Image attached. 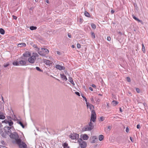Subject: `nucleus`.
<instances>
[{
    "mask_svg": "<svg viewBox=\"0 0 148 148\" xmlns=\"http://www.w3.org/2000/svg\"><path fill=\"white\" fill-rule=\"evenodd\" d=\"M91 36L92 38H95V35L94 33L93 32H91Z\"/></svg>",
    "mask_w": 148,
    "mask_h": 148,
    "instance_id": "nucleus-36",
    "label": "nucleus"
},
{
    "mask_svg": "<svg viewBox=\"0 0 148 148\" xmlns=\"http://www.w3.org/2000/svg\"><path fill=\"white\" fill-rule=\"evenodd\" d=\"M16 143L18 145L19 148H26V145L23 142H21V140H18Z\"/></svg>",
    "mask_w": 148,
    "mask_h": 148,
    "instance_id": "nucleus-5",
    "label": "nucleus"
},
{
    "mask_svg": "<svg viewBox=\"0 0 148 148\" xmlns=\"http://www.w3.org/2000/svg\"><path fill=\"white\" fill-rule=\"evenodd\" d=\"M49 51L47 49L42 48L40 51L38 52V54L42 56H45L46 54L48 53Z\"/></svg>",
    "mask_w": 148,
    "mask_h": 148,
    "instance_id": "nucleus-3",
    "label": "nucleus"
},
{
    "mask_svg": "<svg viewBox=\"0 0 148 148\" xmlns=\"http://www.w3.org/2000/svg\"><path fill=\"white\" fill-rule=\"evenodd\" d=\"M77 47L78 48H80L81 47L79 43L77 44Z\"/></svg>",
    "mask_w": 148,
    "mask_h": 148,
    "instance_id": "nucleus-41",
    "label": "nucleus"
},
{
    "mask_svg": "<svg viewBox=\"0 0 148 148\" xmlns=\"http://www.w3.org/2000/svg\"><path fill=\"white\" fill-rule=\"evenodd\" d=\"M104 138L103 136L102 135H100L99 137V140L100 141H101Z\"/></svg>",
    "mask_w": 148,
    "mask_h": 148,
    "instance_id": "nucleus-26",
    "label": "nucleus"
},
{
    "mask_svg": "<svg viewBox=\"0 0 148 148\" xmlns=\"http://www.w3.org/2000/svg\"><path fill=\"white\" fill-rule=\"evenodd\" d=\"M112 128V127L110 126H109L108 127V129L110 130Z\"/></svg>",
    "mask_w": 148,
    "mask_h": 148,
    "instance_id": "nucleus-46",
    "label": "nucleus"
},
{
    "mask_svg": "<svg viewBox=\"0 0 148 148\" xmlns=\"http://www.w3.org/2000/svg\"><path fill=\"white\" fill-rule=\"evenodd\" d=\"M92 87L95 88L96 87V86L95 85H94V84H92Z\"/></svg>",
    "mask_w": 148,
    "mask_h": 148,
    "instance_id": "nucleus-54",
    "label": "nucleus"
},
{
    "mask_svg": "<svg viewBox=\"0 0 148 148\" xmlns=\"http://www.w3.org/2000/svg\"><path fill=\"white\" fill-rule=\"evenodd\" d=\"M82 97H83V98L85 100V101L86 102V104L87 105V106H88V104H89V103L87 102V99L83 95H82Z\"/></svg>",
    "mask_w": 148,
    "mask_h": 148,
    "instance_id": "nucleus-23",
    "label": "nucleus"
},
{
    "mask_svg": "<svg viewBox=\"0 0 148 148\" xmlns=\"http://www.w3.org/2000/svg\"><path fill=\"white\" fill-rule=\"evenodd\" d=\"M2 100L3 101V102H4L3 98L2 96Z\"/></svg>",
    "mask_w": 148,
    "mask_h": 148,
    "instance_id": "nucleus-58",
    "label": "nucleus"
},
{
    "mask_svg": "<svg viewBox=\"0 0 148 148\" xmlns=\"http://www.w3.org/2000/svg\"><path fill=\"white\" fill-rule=\"evenodd\" d=\"M100 95V96H102V95L100 94H99V95Z\"/></svg>",
    "mask_w": 148,
    "mask_h": 148,
    "instance_id": "nucleus-64",
    "label": "nucleus"
},
{
    "mask_svg": "<svg viewBox=\"0 0 148 148\" xmlns=\"http://www.w3.org/2000/svg\"><path fill=\"white\" fill-rule=\"evenodd\" d=\"M133 18L135 20L138 21L139 22H140L142 24H143V23L141 20H139V19L136 18L135 16L134 15H132Z\"/></svg>",
    "mask_w": 148,
    "mask_h": 148,
    "instance_id": "nucleus-14",
    "label": "nucleus"
},
{
    "mask_svg": "<svg viewBox=\"0 0 148 148\" xmlns=\"http://www.w3.org/2000/svg\"><path fill=\"white\" fill-rule=\"evenodd\" d=\"M136 91L138 93H139L140 92V90L138 88H136Z\"/></svg>",
    "mask_w": 148,
    "mask_h": 148,
    "instance_id": "nucleus-42",
    "label": "nucleus"
},
{
    "mask_svg": "<svg viewBox=\"0 0 148 148\" xmlns=\"http://www.w3.org/2000/svg\"><path fill=\"white\" fill-rule=\"evenodd\" d=\"M69 80L73 85H75V84L72 78L71 77H69Z\"/></svg>",
    "mask_w": 148,
    "mask_h": 148,
    "instance_id": "nucleus-22",
    "label": "nucleus"
},
{
    "mask_svg": "<svg viewBox=\"0 0 148 148\" xmlns=\"http://www.w3.org/2000/svg\"><path fill=\"white\" fill-rule=\"evenodd\" d=\"M140 127V125L139 124H138L137 125V128L138 129H139Z\"/></svg>",
    "mask_w": 148,
    "mask_h": 148,
    "instance_id": "nucleus-48",
    "label": "nucleus"
},
{
    "mask_svg": "<svg viewBox=\"0 0 148 148\" xmlns=\"http://www.w3.org/2000/svg\"><path fill=\"white\" fill-rule=\"evenodd\" d=\"M90 99L91 101H92V103H95V101H94V99H93V98L92 97H91L90 98Z\"/></svg>",
    "mask_w": 148,
    "mask_h": 148,
    "instance_id": "nucleus-38",
    "label": "nucleus"
},
{
    "mask_svg": "<svg viewBox=\"0 0 148 148\" xmlns=\"http://www.w3.org/2000/svg\"><path fill=\"white\" fill-rule=\"evenodd\" d=\"M35 48H36V47H37V46L36 45H34L33 46Z\"/></svg>",
    "mask_w": 148,
    "mask_h": 148,
    "instance_id": "nucleus-56",
    "label": "nucleus"
},
{
    "mask_svg": "<svg viewBox=\"0 0 148 148\" xmlns=\"http://www.w3.org/2000/svg\"><path fill=\"white\" fill-rule=\"evenodd\" d=\"M100 119L101 121H103L104 120V118L103 117H101L100 118Z\"/></svg>",
    "mask_w": 148,
    "mask_h": 148,
    "instance_id": "nucleus-44",
    "label": "nucleus"
},
{
    "mask_svg": "<svg viewBox=\"0 0 148 148\" xmlns=\"http://www.w3.org/2000/svg\"><path fill=\"white\" fill-rule=\"evenodd\" d=\"M88 138V136L86 134H84L83 135L82 138L84 140H87Z\"/></svg>",
    "mask_w": 148,
    "mask_h": 148,
    "instance_id": "nucleus-19",
    "label": "nucleus"
},
{
    "mask_svg": "<svg viewBox=\"0 0 148 148\" xmlns=\"http://www.w3.org/2000/svg\"><path fill=\"white\" fill-rule=\"evenodd\" d=\"M9 127H5L4 129L5 132L8 135L11 134V131L10 130V129L12 128L13 127L12 126Z\"/></svg>",
    "mask_w": 148,
    "mask_h": 148,
    "instance_id": "nucleus-8",
    "label": "nucleus"
},
{
    "mask_svg": "<svg viewBox=\"0 0 148 148\" xmlns=\"http://www.w3.org/2000/svg\"><path fill=\"white\" fill-rule=\"evenodd\" d=\"M5 30L2 28L0 29V33L1 34L3 35L5 34Z\"/></svg>",
    "mask_w": 148,
    "mask_h": 148,
    "instance_id": "nucleus-25",
    "label": "nucleus"
},
{
    "mask_svg": "<svg viewBox=\"0 0 148 148\" xmlns=\"http://www.w3.org/2000/svg\"><path fill=\"white\" fill-rule=\"evenodd\" d=\"M60 75L61 77L64 80L66 81L67 80V78H66V76L65 75H64V74H60Z\"/></svg>",
    "mask_w": 148,
    "mask_h": 148,
    "instance_id": "nucleus-17",
    "label": "nucleus"
},
{
    "mask_svg": "<svg viewBox=\"0 0 148 148\" xmlns=\"http://www.w3.org/2000/svg\"><path fill=\"white\" fill-rule=\"evenodd\" d=\"M129 128L127 127L126 128V132H129Z\"/></svg>",
    "mask_w": 148,
    "mask_h": 148,
    "instance_id": "nucleus-47",
    "label": "nucleus"
},
{
    "mask_svg": "<svg viewBox=\"0 0 148 148\" xmlns=\"http://www.w3.org/2000/svg\"><path fill=\"white\" fill-rule=\"evenodd\" d=\"M57 53L58 55H60L61 54V53L59 51H57Z\"/></svg>",
    "mask_w": 148,
    "mask_h": 148,
    "instance_id": "nucleus-49",
    "label": "nucleus"
},
{
    "mask_svg": "<svg viewBox=\"0 0 148 148\" xmlns=\"http://www.w3.org/2000/svg\"><path fill=\"white\" fill-rule=\"evenodd\" d=\"M10 138L13 139L15 140L16 143L17 142L18 140H21L20 138H18V136L16 132H14L11 133L10 135Z\"/></svg>",
    "mask_w": 148,
    "mask_h": 148,
    "instance_id": "nucleus-4",
    "label": "nucleus"
},
{
    "mask_svg": "<svg viewBox=\"0 0 148 148\" xmlns=\"http://www.w3.org/2000/svg\"><path fill=\"white\" fill-rule=\"evenodd\" d=\"M119 103V102L116 101H113L112 102V104L114 106H115L117 105L118 103Z\"/></svg>",
    "mask_w": 148,
    "mask_h": 148,
    "instance_id": "nucleus-20",
    "label": "nucleus"
},
{
    "mask_svg": "<svg viewBox=\"0 0 148 148\" xmlns=\"http://www.w3.org/2000/svg\"><path fill=\"white\" fill-rule=\"evenodd\" d=\"M5 116L3 114H0V119H3L5 118Z\"/></svg>",
    "mask_w": 148,
    "mask_h": 148,
    "instance_id": "nucleus-35",
    "label": "nucleus"
},
{
    "mask_svg": "<svg viewBox=\"0 0 148 148\" xmlns=\"http://www.w3.org/2000/svg\"><path fill=\"white\" fill-rule=\"evenodd\" d=\"M39 56L36 53H33L28 58L27 61L30 63L34 64L36 61V58Z\"/></svg>",
    "mask_w": 148,
    "mask_h": 148,
    "instance_id": "nucleus-1",
    "label": "nucleus"
},
{
    "mask_svg": "<svg viewBox=\"0 0 148 148\" xmlns=\"http://www.w3.org/2000/svg\"><path fill=\"white\" fill-rule=\"evenodd\" d=\"M89 89L91 91H92L93 90V89L91 87H90L89 88Z\"/></svg>",
    "mask_w": 148,
    "mask_h": 148,
    "instance_id": "nucleus-52",
    "label": "nucleus"
},
{
    "mask_svg": "<svg viewBox=\"0 0 148 148\" xmlns=\"http://www.w3.org/2000/svg\"><path fill=\"white\" fill-rule=\"evenodd\" d=\"M22 59H23V60H20L19 61V65H26L27 61V60L26 59V60H25V59H23V58H22Z\"/></svg>",
    "mask_w": 148,
    "mask_h": 148,
    "instance_id": "nucleus-10",
    "label": "nucleus"
},
{
    "mask_svg": "<svg viewBox=\"0 0 148 148\" xmlns=\"http://www.w3.org/2000/svg\"><path fill=\"white\" fill-rule=\"evenodd\" d=\"M111 12L112 14H113L114 13V10H112L111 11Z\"/></svg>",
    "mask_w": 148,
    "mask_h": 148,
    "instance_id": "nucleus-55",
    "label": "nucleus"
},
{
    "mask_svg": "<svg viewBox=\"0 0 148 148\" xmlns=\"http://www.w3.org/2000/svg\"><path fill=\"white\" fill-rule=\"evenodd\" d=\"M64 147V148H66L67 147H68V144L67 143H64V144L62 145Z\"/></svg>",
    "mask_w": 148,
    "mask_h": 148,
    "instance_id": "nucleus-31",
    "label": "nucleus"
},
{
    "mask_svg": "<svg viewBox=\"0 0 148 148\" xmlns=\"http://www.w3.org/2000/svg\"><path fill=\"white\" fill-rule=\"evenodd\" d=\"M107 39L108 41H110L111 40V38L110 36H108L107 37Z\"/></svg>",
    "mask_w": 148,
    "mask_h": 148,
    "instance_id": "nucleus-43",
    "label": "nucleus"
},
{
    "mask_svg": "<svg viewBox=\"0 0 148 148\" xmlns=\"http://www.w3.org/2000/svg\"><path fill=\"white\" fill-rule=\"evenodd\" d=\"M127 78V81L129 82H131V79H130V77H127L126 78Z\"/></svg>",
    "mask_w": 148,
    "mask_h": 148,
    "instance_id": "nucleus-39",
    "label": "nucleus"
},
{
    "mask_svg": "<svg viewBox=\"0 0 148 148\" xmlns=\"http://www.w3.org/2000/svg\"><path fill=\"white\" fill-rule=\"evenodd\" d=\"M78 142L80 145L81 148H85L86 146V143L85 142L82 140V139L79 138L78 140Z\"/></svg>",
    "mask_w": 148,
    "mask_h": 148,
    "instance_id": "nucleus-7",
    "label": "nucleus"
},
{
    "mask_svg": "<svg viewBox=\"0 0 148 148\" xmlns=\"http://www.w3.org/2000/svg\"><path fill=\"white\" fill-rule=\"evenodd\" d=\"M56 69L60 70H64L65 69L64 67L61 66L59 64H57L56 65Z\"/></svg>",
    "mask_w": 148,
    "mask_h": 148,
    "instance_id": "nucleus-13",
    "label": "nucleus"
},
{
    "mask_svg": "<svg viewBox=\"0 0 148 148\" xmlns=\"http://www.w3.org/2000/svg\"><path fill=\"white\" fill-rule=\"evenodd\" d=\"M12 17L14 19H17V17L14 16L13 15Z\"/></svg>",
    "mask_w": 148,
    "mask_h": 148,
    "instance_id": "nucleus-50",
    "label": "nucleus"
},
{
    "mask_svg": "<svg viewBox=\"0 0 148 148\" xmlns=\"http://www.w3.org/2000/svg\"><path fill=\"white\" fill-rule=\"evenodd\" d=\"M142 51H143V52L144 53H145V47L143 43L142 44Z\"/></svg>",
    "mask_w": 148,
    "mask_h": 148,
    "instance_id": "nucleus-27",
    "label": "nucleus"
},
{
    "mask_svg": "<svg viewBox=\"0 0 148 148\" xmlns=\"http://www.w3.org/2000/svg\"><path fill=\"white\" fill-rule=\"evenodd\" d=\"M130 140L132 142H133V139L131 137H130Z\"/></svg>",
    "mask_w": 148,
    "mask_h": 148,
    "instance_id": "nucleus-53",
    "label": "nucleus"
},
{
    "mask_svg": "<svg viewBox=\"0 0 148 148\" xmlns=\"http://www.w3.org/2000/svg\"><path fill=\"white\" fill-rule=\"evenodd\" d=\"M97 139V138L96 136H94L92 137V138L91 139V142L92 143H94L95 142V140Z\"/></svg>",
    "mask_w": 148,
    "mask_h": 148,
    "instance_id": "nucleus-16",
    "label": "nucleus"
},
{
    "mask_svg": "<svg viewBox=\"0 0 148 148\" xmlns=\"http://www.w3.org/2000/svg\"><path fill=\"white\" fill-rule=\"evenodd\" d=\"M46 2L47 3H49V1L48 0H47L46 1Z\"/></svg>",
    "mask_w": 148,
    "mask_h": 148,
    "instance_id": "nucleus-59",
    "label": "nucleus"
},
{
    "mask_svg": "<svg viewBox=\"0 0 148 148\" xmlns=\"http://www.w3.org/2000/svg\"><path fill=\"white\" fill-rule=\"evenodd\" d=\"M91 27L92 28L94 29H95L96 27L95 25L93 23L91 24Z\"/></svg>",
    "mask_w": 148,
    "mask_h": 148,
    "instance_id": "nucleus-34",
    "label": "nucleus"
},
{
    "mask_svg": "<svg viewBox=\"0 0 148 148\" xmlns=\"http://www.w3.org/2000/svg\"><path fill=\"white\" fill-rule=\"evenodd\" d=\"M68 37L69 38H71V35L70 34H68Z\"/></svg>",
    "mask_w": 148,
    "mask_h": 148,
    "instance_id": "nucleus-51",
    "label": "nucleus"
},
{
    "mask_svg": "<svg viewBox=\"0 0 148 148\" xmlns=\"http://www.w3.org/2000/svg\"><path fill=\"white\" fill-rule=\"evenodd\" d=\"M75 93L76 95H78L79 96H80L79 93L78 92H75Z\"/></svg>",
    "mask_w": 148,
    "mask_h": 148,
    "instance_id": "nucleus-45",
    "label": "nucleus"
},
{
    "mask_svg": "<svg viewBox=\"0 0 148 148\" xmlns=\"http://www.w3.org/2000/svg\"><path fill=\"white\" fill-rule=\"evenodd\" d=\"M35 50H36V51H37L38 52H38L40 51V48H39L38 47H36V48L35 49Z\"/></svg>",
    "mask_w": 148,
    "mask_h": 148,
    "instance_id": "nucleus-37",
    "label": "nucleus"
},
{
    "mask_svg": "<svg viewBox=\"0 0 148 148\" xmlns=\"http://www.w3.org/2000/svg\"><path fill=\"white\" fill-rule=\"evenodd\" d=\"M43 62L44 63L47 65L50 66L52 64L53 62L52 61H50L48 60L44 59L43 60Z\"/></svg>",
    "mask_w": 148,
    "mask_h": 148,
    "instance_id": "nucleus-11",
    "label": "nucleus"
},
{
    "mask_svg": "<svg viewBox=\"0 0 148 148\" xmlns=\"http://www.w3.org/2000/svg\"><path fill=\"white\" fill-rule=\"evenodd\" d=\"M119 34L120 35H121L122 34V33H121V32H119Z\"/></svg>",
    "mask_w": 148,
    "mask_h": 148,
    "instance_id": "nucleus-60",
    "label": "nucleus"
},
{
    "mask_svg": "<svg viewBox=\"0 0 148 148\" xmlns=\"http://www.w3.org/2000/svg\"><path fill=\"white\" fill-rule=\"evenodd\" d=\"M26 45L24 43H19L18 44V46L19 47H25L26 46Z\"/></svg>",
    "mask_w": 148,
    "mask_h": 148,
    "instance_id": "nucleus-18",
    "label": "nucleus"
},
{
    "mask_svg": "<svg viewBox=\"0 0 148 148\" xmlns=\"http://www.w3.org/2000/svg\"><path fill=\"white\" fill-rule=\"evenodd\" d=\"M35 1L36 2H37L38 1V0H35Z\"/></svg>",
    "mask_w": 148,
    "mask_h": 148,
    "instance_id": "nucleus-63",
    "label": "nucleus"
},
{
    "mask_svg": "<svg viewBox=\"0 0 148 148\" xmlns=\"http://www.w3.org/2000/svg\"><path fill=\"white\" fill-rule=\"evenodd\" d=\"M72 47L73 48L74 47V46L73 45H72Z\"/></svg>",
    "mask_w": 148,
    "mask_h": 148,
    "instance_id": "nucleus-62",
    "label": "nucleus"
},
{
    "mask_svg": "<svg viewBox=\"0 0 148 148\" xmlns=\"http://www.w3.org/2000/svg\"><path fill=\"white\" fill-rule=\"evenodd\" d=\"M7 135V134L5 133V132H3L1 134V136L4 138H6Z\"/></svg>",
    "mask_w": 148,
    "mask_h": 148,
    "instance_id": "nucleus-30",
    "label": "nucleus"
},
{
    "mask_svg": "<svg viewBox=\"0 0 148 148\" xmlns=\"http://www.w3.org/2000/svg\"><path fill=\"white\" fill-rule=\"evenodd\" d=\"M107 107H109V103H107Z\"/></svg>",
    "mask_w": 148,
    "mask_h": 148,
    "instance_id": "nucleus-57",
    "label": "nucleus"
},
{
    "mask_svg": "<svg viewBox=\"0 0 148 148\" xmlns=\"http://www.w3.org/2000/svg\"><path fill=\"white\" fill-rule=\"evenodd\" d=\"M120 111L121 112H122V109H121V108H120Z\"/></svg>",
    "mask_w": 148,
    "mask_h": 148,
    "instance_id": "nucleus-61",
    "label": "nucleus"
},
{
    "mask_svg": "<svg viewBox=\"0 0 148 148\" xmlns=\"http://www.w3.org/2000/svg\"><path fill=\"white\" fill-rule=\"evenodd\" d=\"M4 122L6 124H8L10 126H12L13 124V121L11 120L8 121L5 120L4 121Z\"/></svg>",
    "mask_w": 148,
    "mask_h": 148,
    "instance_id": "nucleus-12",
    "label": "nucleus"
},
{
    "mask_svg": "<svg viewBox=\"0 0 148 148\" xmlns=\"http://www.w3.org/2000/svg\"><path fill=\"white\" fill-rule=\"evenodd\" d=\"M36 69L38 71L40 72H42L43 71L39 67H38L36 66Z\"/></svg>",
    "mask_w": 148,
    "mask_h": 148,
    "instance_id": "nucleus-32",
    "label": "nucleus"
},
{
    "mask_svg": "<svg viewBox=\"0 0 148 148\" xmlns=\"http://www.w3.org/2000/svg\"><path fill=\"white\" fill-rule=\"evenodd\" d=\"M31 55V53L30 52H26L23 54V56L25 57H29Z\"/></svg>",
    "mask_w": 148,
    "mask_h": 148,
    "instance_id": "nucleus-15",
    "label": "nucleus"
},
{
    "mask_svg": "<svg viewBox=\"0 0 148 148\" xmlns=\"http://www.w3.org/2000/svg\"><path fill=\"white\" fill-rule=\"evenodd\" d=\"M79 135L76 133L71 134L69 135V137L72 139H77L79 138Z\"/></svg>",
    "mask_w": 148,
    "mask_h": 148,
    "instance_id": "nucleus-9",
    "label": "nucleus"
},
{
    "mask_svg": "<svg viewBox=\"0 0 148 148\" xmlns=\"http://www.w3.org/2000/svg\"><path fill=\"white\" fill-rule=\"evenodd\" d=\"M94 128L93 123L91 122H90L88 125H86L84 128L85 131H90L93 129Z\"/></svg>",
    "mask_w": 148,
    "mask_h": 148,
    "instance_id": "nucleus-2",
    "label": "nucleus"
},
{
    "mask_svg": "<svg viewBox=\"0 0 148 148\" xmlns=\"http://www.w3.org/2000/svg\"><path fill=\"white\" fill-rule=\"evenodd\" d=\"M84 15L85 16L88 17H90V14L86 11H85L84 12Z\"/></svg>",
    "mask_w": 148,
    "mask_h": 148,
    "instance_id": "nucleus-29",
    "label": "nucleus"
},
{
    "mask_svg": "<svg viewBox=\"0 0 148 148\" xmlns=\"http://www.w3.org/2000/svg\"><path fill=\"white\" fill-rule=\"evenodd\" d=\"M13 64L14 66H18L19 65V61H14L13 62Z\"/></svg>",
    "mask_w": 148,
    "mask_h": 148,
    "instance_id": "nucleus-24",
    "label": "nucleus"
},
{
    "mask_svg": "<svg viewBox=\"0 0 148 148\" xmlns=\"http://www.w3.org/2000/svg\"><path fill=\"white\" fill-rule=\"evenodd\" d=\"M17 123H18L23 128H24L25 127L24 125L21 122L19 121V120H18L17 121Z\"/></svg>",
    "mask_w": 148,
    "mask_h": 148,
    "instance_id": "nucleus-21",
    "label": "nucleus"
},
{
    "mask_svg": "<svg viewBox=\"0 0 148 148\" xmlns=\"http://www.w3.org/2000/svg\"><path fill=\"white\" fill-rule=\"evenodd\" d=\"M96 115L95 111L92 110L91 111L90 122H95L96 121Z\"/></svg>",
    "mask_w": 148,
    "mask_h": 148,
    "instance_id": "nucleus-6",
    "label": "nucleus"
},
{
    "mask_svg": "<svg viewBox=\"0 0 148 148\" xmlns=\"http://www.w3.org/2000/svg\"><path fill=\"white\" fill-rule=\"evenodd\" d=\"M9 65V63H7L6 64H5L4 65V66L5 67H6Z\"/></svg>",
    "mask_w": 148,
    "mask_h": 148,
    "instance_id": "nucleus-40",
    "label": "nucleus"
},
{
    "mask_svg": "<svg viewBox=\"0 0 148 148\" xmlns=\"http://www.w3.org/2000/svg\"><path fill=\"white\" fill-rule=\"evenodd\" d=\"M37 27L35 26H31L30 27V29L32 30H35L36 29Z\"/></svg>",
    "mask_w": 148,
    "mask_h": 148,
    "instance_id": "nucleus-28",
    "label": "nucleus"
},
{
    "mask_svg": "<svg viewBox=\"0 0 148 148\" xmlns=\"http://www.w3.org/2000/svg\"><path fill=\"white\" fill-rule=\"evenodd\" d=\"M88 107H89V108L90 109V110H91L92 108H94V106H93L92 105H90V104L89 103V104H88V106H87Z\"/></svg>",
    "mask_w": 148,
    "mask_h": 148,
    "instance_id": "nucleus-33",
    "label": "nucleus"
}]
</instances>
